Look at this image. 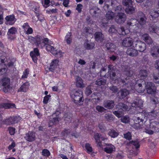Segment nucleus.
Here are the masks:
<instances>
[{
	"label": "nucleus",
	"instance_id": "53",
	"mask_svg": "<svg viewBox=\"0 0 159 159\" xmlns=\"http://www.w3.org/2000/svg\"><path fill=\"white\" fill-rule=\"evenodd\" d=\"M106 46L107 49L108 50H111L115 47L114 45L111 43H107Z\"/></svg>",
	"mask_w": 159,
	"mask_h": 159
},
{
	"label": "nucleus",
	"instance_id": "4",
	"mask_svg": "<svg viewBox=\"0 0 159 159\" xmlns=\"http://www.w3.org/2000/svg\"><path fill=\"white\" fill-rule=\"evenodd\" d=\"M0 84L3 87V91L7 92L10 90L11 87L10 86V80L8 77H4L0 80Z\"/></svg>",
	"mask_w": 159,
	"mask_h": 159
},
{
	"label": "nucleus",
	"instance_id": "17",
	"mask_svg": "<svg viewBox=\"0 0 159 159\" xmlns=\"http://www.w3.org/2000/svg\"><path fill=\"white\" fill-rule=\"evenodd\" d=\"M35 136V133L33 132H29L25 134V138L29 142H32L34 140Z\"/></svg>",
	"mask_w": 159,
	"mask_h": 159
},
{
	"label": "nucleus",
	"instance_id": "16",
	"mask_svg": "<svg viewBox=\"0 0 159 159\" xmlns=\"http://www.w3.org/2000/svg\"><path fill=\"white\" fill-rule=\"evenodd\" d=\"M133 43V39L131 38L127 37L125 38L122 42L123 46L125 47L131 46Z\"/></svg>",
	"mask_w": 159,
	"mask_h": 159
},
{
	"label": "nucleus",
	"instance_id": "38",
	"mask_svg": "<svg viewBox=\"0 0 159 159\" xmlns=\"http://www.w3.org/2000/svg\"><path fill=\"white\" fill-rule=\"evenodd\" d=\"M120 97L122 99L125 98L126 96L129 94V92L128 90L125 89L120 90Z\"/></svg>",
	"mask_w": 159,
	"mask_h": 159
},
{
	"label": "nucleus",
	"instance_id": "19",
	"mask_svg": "<svg viewBox=\"0 0 159 159\" xmlns=\"http://www.w3.org/2000/svg\"><path fill=\"white\" fill-rule=\"evenodd\" d=\"M126 54L132 57H136L138 54L137 50L132 48H129L127 49Z\"/></svg>",
	"mask_w": 159,
	"mask_h": 159
},
{
	"label": "nucleus",
	"instance_id": "60",
	"mask_svg": "<svg viewBox=\"0 0 159 159\" xmlns=\"http://www.w3.org/2000/svg\"><path fill=\"white\" fill-rule=\"evenodd\" d=\"M30 55L31 57H32L33 60L34 61L35 63H36L37 61V58L36 57L37 56L35 55L34 54L33 52H30Z\"/></svg>",
	"mask_w": 159,
	"mask_h": 159
},
{
	"label": "nucleus",
	"instance_id": "3",
	"mask_svg": "<svg viewBox=\"0 0 159 159\" xmlns=\"http://www.w3.org/2000/svg\"><path fill=\"white\" fill-rule=\"evenodd\" d=\"M116 107L119 109H122V111H114L113 113L117 117H120L124 114V111H129L130 109V107H128L126 105L122 103H119L116 105Z\"/></svg>",
	"mask_w": 159,
	"mask_h": 159
},
{
	"label": "nucleus",
	"instance_id": "50",
	"mask_svg": "<svg viewBox=\"0 0 159 159\" xmlns=\"http://www.w3.org/2000/svg\"><path fill=\"white\" fill-rule=\"evenodd\" d=\"M129 118L127 116H124L121 119V121L125 123H127L129 121Z\"/></svg>",
	"mask_w": 159,
	"mask_h": 159
},
{
	"label": "nucleus",
	"instance_id": "64",
	"mask_svg": "<svg viewBox=\"0 0 159 159\" xmlns=\"http://www.w3.org/2000/svg\"><path fill=\"white\" fill-rule=\"evenodd\" d=\"M16 146L15 143L14 142H13L11 143L9 145L8 147V149L10 150L14 148Z\"/></svg>",
	"mask_w": 159,
	"mask_h": 159
},
{
	"label": "nucleus",
	"instance_id": "54",
	"mask_svg": "<svg viewBox=\"0 0 159 159\" xmlns=\"http://www.w3.org/2000/svg\"><path fill=\"white\" fill-rule=\"evenodd\" d=\"M96 109L99 112H105L106 110L103 107L99 106H97L96 107Z\"/></svg>",
	"mask_w": 159,
	"mask_h": 159
},
{
	"label": "nucleus",
	"instance_id": "52",
	"mask_svg": "<svg viewBox=\"0 0 159 159\" xmlns=\"http://www.w3.org/2000/svg\"><path fill=\"white\" fill-rule=\"evenodd\" d=\"M50 154L49 151L47 149H44L42 151V154L44 156L48 157Z\"/></svg>",
	"mask_w": 159,
	"mask_h": 159
},
{
	"label": "nucleus",
	"instance_id": "11",
	"mask_svg": "<svg viewBox=\"0 0 159 159\" xmlns=\"http://www.w3.org/2000/svg\"><path fill=\"white\" fill-rule=\"evenodd\" d=\"M47 42H46V44ZM47 51H50L52 54L55 55L57 57H61L62 56V53L60 51H57L54 47L49 44L45 45Z\"/></svg>",
	"mask_w": 159,
	"mask_h": 159
},
{
	"label": "nucleus",
	"instance_id": "10",
	"mask_svg": "<svg viewBox=\"0 0 159 159\" xmlns=\"http://www.w3.org/2000/svg\"><path fill=\"white\" fill-rule=\"evenodd\" d=\"M35 38L34 43L37 44L39 47L41 48H43L45 46L46 42H47L48 40L47 38L43 39L41 36H37Z\"/></svg>",
	"mask_w": 159,
	"mask_h": 159
},
{
	"label": "nucleus",
	"instance_id": "23",
	"mask_svg": "<svg viewBox=\"0 0 159 159\" xmlns=\"http://www.w3.org/2000/svg\"><path fill=\"white\" fill-rule=\"evenodd\" d=\"M15 107L14 103H2L0 104V108H4L6 109L12 108Z\"/></svg>",
	"mask_w": 159,
	"mask_h": 159
},
{
	"label": "nucleus",
	"instance_id": "61",
	"mask_svg": "<svg viewBox=\"0 0 159 159\" xmlns=\"http://www.w3.org/2000/svg\"><path fill=\"white\" fill-rule=\"evenodd\" d=\"M73 101L77 105H82L83 103V100H73Z\"/></svg>",
	"mask_w": 159,
	"mask_h": 159
},
{
	"label": "nucleus",
	"instance_id": "28",
	"mask_svg": "<svg viewBox=\"0 0 159 159\" xmlns=\"http://www.w3.org/2000/svg\"><path fill=\"white\" fill-rule=\"evenodd\" d=\"M107 147L104 148V151L107 153H111L115 149L114 146L111 144H106Z\"/></svg>",
	"mask_w": 159,
	"mask_h": 159
},
{
	"label": "nucleus",
	"instance_id": "2",
	"mask_svg": "<svg viewBox=\"0 0 159 159\" xmlns=\"http://www.w3.org/2000/svg\"><path fill=\"white\" fill-rule=\"evenodd\" d=\"M145 132L149 134H152L154 132H159V123L156 121L150 123L149 126H147L145 127Z\"/></svg>",
	"mask_w": 159,
	"mask_h": 159
},
{
	"label": "nucleus",
	"instance_id": "48",
	"mask_svg": "<svg viewBox=\"0 0 159 159\" xmlns=\"http://www.w3.org/2000/svg\"><path fill=\"white\" fill-rule=\"evenodd\" d=\"M104 117L107 120L109 121L112 120L114 119V116L111 114L109 113L105 114Z\"/></svg>",
	"mask_w": 159,
	"mask_h": 159
},
{
	"label": "nucleus",
	"instance_id": "26",
	"mask_svg": "<svg viewBox=\"0 0 159 159\" xmlns=\"http://www.w3.org/2000/svg\"><path fill=\"white\" fill-rule=\"evenodd\" d=\"M114 106V102L112 100H107L104 103V107L108 109L112 108Z\"/></svg>",
	"mask_w": 159,
	"mask_h": 159
},
{
	"label": "nucleus",
	"instance_id": "1",
	"mask_svg": "<svg viewBox=\"0 0 159 159\" xmlns=\"http://www.w3.org/2000/svg\"><path fill=\"white\" fill-rule=\"evenodd\" d=\"M140 113L139 114V116H137L134 118V124L133 125V127L136 129H138L140 128V125L139 123L141 122L142 124H144L148 119L152 120L155 118L157 116L156 112L154 110L150 112Z\"/></svg>",
	"mask_w": 159,
	"mask_h": 159
},
{
	"label": "nucleus",
	"instance_id": "12",
	"mask_svg": "<svg viewBox=\"0 0 159 159\" xmlns=\"http://www.w3.org/2000/svg\"><path fill=\"white\" fill-rule=\"evenodd\" d=\"M109 4L106 3L104 7V9L105 10H112L118 4L117 1L114 0H109Z\"/></svg>",
	"mask_w": 159,
	"mask_h": 159
},
{
	"label": "nucleus",
	"instance_id": "33",
	"mask_svg": "<svg viewBox=\"0 0 159 159\" xmlns=\"http://www.w3.org/2000/svg\"><path fill=\"white\" fill-rule=\"evenodd\" d=\"M29 84L28 82H26L23 84L18 90V91L23 92H26L28 89Z\"/></svg>",
	"mask_w": 159,
	"mask_h": 159
},
{
	"label": "nucleus",
	"instance_id": "47",
	"mask_svg": "<svg viewBox=\"0 0 159 159\" xmlns=\"http://www.w3.org/2000/svg\"><path fill=\"white\" fill-rule=\"evenodd\" d=\"M129 143L134 145L136 149L140 147L139 143L138 141H130Z\"/></svg>",
	"mask_w": 159,
	"mask_h": 159
},
{
	"label": "nucleus",
	"instance_id": "37",
	"mask_svg": "<svg viewBox=\"0 0 159 159\" xmlns=\"http://www.w3.org/2000/svg\"><path fill=\"white\" fill-rule=\"evenodd\" d=\"M107 11L106 14V18L109 20H112L114 17L115 14L114 12L111 11L112 10H106Z\"/></svg>",
	"mask_w": 159,
	"mask_h": 159
},
{
	"label": "nucleus",
	"instance_id": "34",
	"mask_svg": "<svg viewBox=\"0 0 159 159\" xmlns=\"http://www.w3.org/2000/svg\"><path fill=\"white\" fill-rule=\"evenodd\" d=\"M101 137L100 135L98 133L95 134L94 136V139L96 140V142L97 143V145L100 148H102V145L101 142L100 141V138Z\"/></svg>",
	"mask_w": 159,
	"mask_h": 159
},
{
	"label": "nucleus",
	"instance_id": "49",
	"mask_svg": "<svg viewBox=\"0 0 159 159\" xmlns=\"http://www.w3.org/2000/svg\"><path fill=\"white\" fill-rule=\"evenodd\" d=\"M136 2L139 3H143L144 6L148 5V3L149 2V0H135Z\"/></svg>",
	"mask_w": 159,
	"mask_h": 159
},
{
	"label": "nucleus",
	"instance_id": "36",
	"mask_svg": "<svg viewBox=\"0 0 159 159\" xmlns=\"http://www.w3.org/2000/svg\"><path fill=\"white\" fill-rule=\"evenodd\" d=\"M85 48L87 49H92L94 46V43L90 42L88 41L86 42L84 44Z\"/></svg>",
	"mask_w": 159,
	"mask_h": 159
},
{
	"label": "nucleus",
	"instance_id": "32",
	"mask_svg": "<svg viewBox=\"0 0 159 159\" xmlns=\"http://www.w3.org/2000/svg\"><path fill=\"white\" fill-rule=\"evenodd\" d=\"M148 71L145 70H141L139 71V76L141 79H145L148 76Z\"/></svg>",
	"mask_w": 159,
	"mask_h": 159
},
{
	"label": "nucleus",
	"instance_id": "9",
	"mask_svg": "<svg viewBox=\"0 0 159 159\" xmlns=\"http://www.w3.org/2000/svg\"><path fill=\"white\" fill-rule=\"evenodd\" d=\"M20 119V118L19 117H10L4 120L2 122L3 124H5L7 125H10L17 123Z\"/></svg>",
	"mask_w": 159,
	"mask_h": 159
},
{
	"label": "nucleus",
	"instance_id": "27",
	"mask_svg": "<svg viewBox=\"0 0 159 159\" xmlns=\"http://www.w3.org/2000/svg\"><path fill=\"white\" fill-rule=\"evenodd\" d=\"M58 62V60L57 59L52 61L50 63L49 70L51 71H53L57 68Z\"/></svg>",
	"mask_w": 159,
	"mask_h": 159
},
{
	"label": "nucleus",
	"instance_id": "62",
	"mask_svg": "<svg viewBox=\"0 0 159 159\" xmlns=\"http://www.w3.org/2000/svg\"><path fill=\"white\" fill-rule=\"evenodd\" d=\"M28 74L29 71L27 70V69H26L25 70V71L23 72V74L22 76V78H26Z\"/></svg>",
	"mask_w": 159,
	"mask_h": 159
},
{
	"label": "nucleus",
	"instance_id": "44",
	"mask_svg": "<svg viewBox=\"0 0 159 159\" xmlns=\"http://www.w3.org/2000/svg\"><path fill=\"white\" fill-rule=\"evenodd\" d=\"M71 33H69L68 34H67L66 36V41L67 43L68 44H70L71 42Z\"/></svg>",
	"mask_w": 159,
	"mask_h": 159
},
{
	"label": "nucleus",
	"instance_id": "24",
	"mask_svg": "<svg viewBox=\"0 0 159 159\" xmlns=\"http://www.w3.org/2000/svg\"><path fill=\"white\" fill-rule=\"evenodd\" d=\"M76 79V86L77 87L83 88L85 87L84 84L83 83V80L80 77L77 76Z\"/></svg>",
	"mask_w": 159,
	"mask_h": 159
},
{
	"label": "nucleus",
	"instance_id": "59",
	"mask_svg": "<svg viewBox=\"0 0 159 159\" xmlns=\"http://www.w3.org/2000/svg\"><path fill=\"white\" fill-rule=\"evenodd\" d=\"M109 32L110 33H115L116 32V30L114 25H112L110 28L109 30Z\"/></svg>",
	"mask_w": 159,
	"mask_h": 159
},
{
	"label": "nucleus",
	"instance_id": "43",
	"mask_svg": "<svg viewBox=\"0 0 159 159\" xmlns=\"http://www.w3.org/2000/svg\"><path fill=\"white\" fill-rule=\"evenodd\" d=\"M92 86L89 85L86 88L85 92L86 94L87 95H89L92 93Z\"/></svg>",
	"mask_w": 159,
	"mask_h": 159
},
{
	"label": "nucleus",
	"instance_id": "58",
	"mask_svg": "<svg viewBox=\"0 0 159 159\" xmlns=\"http://www.w3.org/2000/svg\"><path fill=\"white\" fill-rule=\"evenodd\" d=\"M109 89L114 93H116L118 90L117 87L115 86H111L110 87Z\"/></svg>",
	"mask_w": 159,
	"mask_h": 159
},
{
	"label": "nucleus",
	"instance_id": "13",
	"mask_svg": "<svg viewBox=\"0 0 159 159\" xmlns=\"http://www.w3.org/2000/svg\"><path fill=\"white\" fill-rule=\"evenodd\" d=\"M145 87L148 93L152 94L155 93L156 88L152 83L150 82H147Z\"/></svg>",
	"mask_w": 159,
	"mask_h": 159
},
{
	"label": "nucleus",
	"instance_id": "46",
	"mask_svg": "<svg viewBox=\"0 0 159 159\" xmlns=\"http://www.w3.org/2000/svg\"><path fill=\"white\" fill-rule=\"evenodd\" d=\"M122 3L123 5L128 6L131 5L132 4V1L131 0H122Z\"/></svg>",
	"mask_w": 159,
	"mask_h": 159
},
{
	"label": "nucleus",
	"instance_id": "30",
	"mask_svg": "<svg viewBox=\"0 0 159 159\" xmlns=\"http://www.w3.org/2000/svg\"><path fill=\"white\" fill-rule=\"evenodd\" d=\"M137 101L133 102L131 103L130 105H129V106H131L133 107H139L141 108L143 106V103L142 100H137Z\"/></svg>",
	"mask_w": 159,
	"mask_h": 159
},
{
	"label": "nucleus",
	"instance_id": "25",
	"mask_svg": "<svg viewBox=\"0 0 159 159\" xmlns=\"http://www.w3.org/2000/svg\"><path fill=\"white\" fill-rule=\"evenodd\" d=\"M83 92L82 91L79 90L76 91L74 94L72 96V98L74 99H82Z\"/></svg>",
	"mask_w": 159,
	"mask_h": 159
},
{
	"label": "nucleus",
	"instance_id": "63",
	"mask_svg": "<svg viewBox=\"0 0 159 159\" xmlns=\"http://www.w3.org/2000/svg\"><path fill=\"white\" fill-rule=\"evenodd\" d=\"M9 133L11 135H14L15 133V129L13 127H10L8 129Z\"/></svg>",
	"mask_w": 159,
	"mask_h": 159
},
{
	"label": "nucleus",
	"instance_id": "31",
	"mask_svg": "<svg viewBox=\"0 0 159 159\" xmlns=\"http://www.w3.org/2000/svg\"><path fill=\"white\" fill-rule=\"evenodd\" d=\"M5 19L7 21L10 22L9 24L11 25L14 24L16 21L15 17L13 15L7 16Z\"/></svg>",
	"mask_w": 159,
	"mask_h": 159
},
{
	"label": "nucleus",
	"instance_id": "29",
	"mask_svg": "<svg viewBox=\"0 0 159 159\" xmlns=\"http://www.w3.org/2000/svg\"><path fill=\"white\" fill-rule=\"evenodd\" d=\"M143 39L147 43L151 44L153 43V41L148 34H144L142 36Z\"/></svg>",
	"mask_w": 159,
	"mask_h": 159
},
{
	"label": "nucleus",
	"instance_id": "56",
	"mask_svg": "<svg viewBox=\"0 0 159 159\" xmlns=\"http://www.w3.org/2000/svg\"><path fill=\"white\" fill-rule=\"evenodd\" d=\"M71 115L69 113H67L64 115V117H65V120L66 121H69L71 119Z\"/></svg>",
	"mask_w": 159,
	"mask_h": 159
},
{
	"label": "nucleus",
	"instance_id": "18",
	"mask_svg": "<svg viewBox=\"0 0 159 159\" xmlns=\"http://www.w3.org/2000/svg\"><path fill=\"white\" fill-rule=\"evenodd\" d=\"M94 36L95 40L98 42H101L104 40V35L101 32H95L94 34Z\"/></svg>",
	"mask_w": 159,
	"mask_h": 159
},
{
	"label": "nucleus",
	"instance_id": "20",
	"mask_svg": "<svg viewBox=\"0 0 159 159\" xmlns=\"http://www.w3.org/2000/svg\"><path fill=\"white\" fill-rule=\"evenodd\" d=\"M17 30L14 27H12L9 29L7 33V34L8 36V38L10 39H14L15 38V36L11 37V35L14 34L16 33Z\"/></svg>",
	"mask_w": 159,
	"mask_h": 159
},
{
	"label": "nucleus",
	"instance_id": "57",
	"mask_svg": "<svg viewBox=\"0 0 159 159\" xmlns=\"http://www.w3.org/2000/svg\"><path fill=\"white\" fill-rule=\"evenodd\" d=\"M131 134L130 132H128L127 133L124 134V138L128 140H130L131 139Z\"/></svg>",
	"mask_w": 159,
	"mask_h": 159
},
{
	"label": "nucleus",
	"instance_id": "7",
	"mask_svg": "<svg viewBox=\"0 0 159 159\" xmlns=\"http://www.w3.org/2000/svg\"><path fill=\"white\" fill-rule=\"evenodd\" d=\"M58 111L53 114L50 116L48 122V126L49 127L52 126L53 125L58 124L61 120L60 118L58 116H56V114H58Z\"/></svg>",
	"mask_w": 159,
	"mask_h": 159
},
{
	"label": "nucleus",
	"instance_id": "40",
	"mask_svg": "<svg viewBox=\"0 0 159 159\" xmlns=\"http://www.w3.org/2000/svg\"><path fill=\"white\" fill-rule=\"evenodd\" d=\"M119 133L114 129H111L108 133V134L111 137L115 138L118 136Z\"/></svg>",
	"mask_w": 159,
	"mask_h": 159
},
{
	"label": "nucleus",
	"instance_id": "8",
	"mask_svg": "<svg viewBox=\"0 0 159 159\" xmlns=\"http://www.w3.org/2000/svg\"><path fill=\"white\" fill-rule=\"evenodd\" d=\"M145 82L143 80H140L138 81L136 83L134 87L135 89L138 93L143 92L145 90V88L143 87H145Z\"/></svg>",
	"mask_w": 159,
	"mask_h": 159
},
{
	"label": "nucleus",
	"instance_id": "55",
	"mask_svg": "<svg viewBox=\"0 0 159 159\" xmlns=\"http://www.w3.org/2000/svg\"><path fill=\"white\" fill-rule=\"evenodd\" d=\"M91 11L93 12L94 15H96L97 14H98L100 12V10L97 7H94L92 8Z\"/></svg>",
	"mask_w": 159,
	"mask_h": 159
},
{
	"label": "nucleus",
	"instance_id": "39",
	"mask_svg": "<svg viewBox=\"0 0 159 159\" xmlns=\"http://www.w3.org/2000/svg\"><path fill=\"white\" fill-rule=\"evenodd\" d=\"M123 83H125V84H124L125 85V87L126 88H128L129 90H133L134 89V87L133 85H131V82L130 81H128V82H125L124 81H122Z\"/></svg>",
	"mask_w": 159,
	"mask_h": 159
},
{
	"label": "nucleus",
	"instance_id": "41",
	"mask_svg": "<svg viewBox=\"0 0 159 159\" xmlns=\"http://www.w3.org/2000/svg\"><path fill=\"white\" fill-rule=\"evenodd\" d=\"M125 11L127 13L131 14L134 12L135 8L133 6H131V5H129L126 8Z\"/></svg>",
	"mask_w": 159,
	"mask_h": 159
},
{
	"label": "nucleus",
	"instance_id": "21",
	"mask_svg": "<svg viewBox=\"0 0 159 159\" xmlns=\"http://www.w3.org/2000/svg\"><path fill=\"white\" fill-rule=\"evenodd\" d=\"M148 31L151 33H159V27L154 24H150L148 28Z\"/></svg>",
	"mask_w": 159,
	"mask_h": 159
},
{
	"label": "nucleus",
	"instance_id": "6",
	"mask_svg": "<svg viewBox=\"0 0 159 159\" xmlns=\"http://www.w3.org/2000/svg\"><path fill=\"white\" fill-rule=\"evenodd\" d=\"M136 17L138 22L141 25H144L146 23L147 18L143 12L139 11L136 13Z\"/></svg>",
	"mask_w": 159,
	"mask_h": 159
},
{
	"label": "nucleus",
	"instance_id": "15",
	"mask_svg": "<svg viewBox=\"0 0 159 159\" xmlns=\"http://www.w3.org/2000/svg\"><path fill=\"white\" fill-rule=\"evenodd\" d=\"M135 46L136 48L141 52L144 51L146 48V44L140 41L135 42Z\"/></svg>",
	"mask_w": 159,
	"mask_h": 159
},
{
	"label": "nucleus",
	"instance_id": "5",
	"mask_svg": "<svg viewBox=\"0 0 159 159\" xmlns=\"http://www.w3.org/2000/svg\"><path fill=\"white\" fill-rule=\"evenodd\" d=\"M108 73L109 74L110 79L112 80L117 79L119 76L116 75L117 70L114 68L112 65H110L108 66Z\"/></svg>",
	"mask_w": 159,
	"mask_h": 159
},
{
	"label": "nucleus",
	"instance_id": "35",
	"mask_svg": "<svg viewBox=\"0 0 159 159\" xmlns=\"http://www.w3.org/2000/svg\"><path fill=\"white\" fill-rule=\"evenodd\" d=\"M149 14L152 18H157L159 16V10L158 11L153 9L151 10Z\"/></svg>",
	"mask_w": 159,
	"mask_h": 159
},
{
	"label": "nucleus",
	"instance_id": "42",
	"mask_svg": "<svg viewBox=\"0 0 159 159\" xmlns=\"http://www.w3.org/2000/svg\"><path fill=\"white\" fill-rule=\"evenodd\" d=\"M106 82V81L104 79L102 78L99 79L96 81L95 84L99 86H101L105 85Z\"/></svg>",
	"mask_w": 159,
	"mask_h": 159
},
{
	"label": "nucleus",
	"instance_id": "14",
	"mask_svg": "<svg viewBox=\"0 0 159 159\" xmlns=\"http://www.w3.org/2000/svg\"><path fill=\"white\" fill-rule=\"evenodd\" d=\"M126 20L125 14L123 12L119 13L115 18V21L117 23L121 24L124 23Z\"/></svg>",
	"mask_w": 159,
	"mask_h": 159
},
{
	"label": "nucleus",
	"instance_id": "51",
	"mask_svg": "<svg viewBox=\"0 0 159 159\" xmlns=\"http://www.w3.org/2000/svg\"><path fill=\"white\" fill-rule=\"evenodd\" d=\"M85 148L89 153L91 152H92L93 149L90 144L89 143H86L85 145Z\"/></svg>",
	"mask_w": 159,
	"mask_h": 159
},
{
	"label": "nucleus",
	"instance_id": "22",
	"mask_svg": "<svg viewBox=\"0 0 159 159\" xmlns=\"http://www.w3.org/2000/svg\"><path fill=\"white\" fill-rule=\"evenodd\" d=\"M151 55L153 57H159V47L155 46L153 47L151 50Z\"/></svg>",
	"mask_w": 159,
	"mask_h": 159
},
{
	"label": "nucleus",
	"instance_id": "45",
	"mask_svg": "<svg viewBox=\"0 0 159 159\" xmlns=\"http://www.w3.org/2000/svg\"><path fill=\"white\" fill-rule=\"evenodd\" d=\"M113 10H114L115 13H117L118 14L121 12V11L122 10V6L120 5H117Z\"/></svg>",
	"mask_w": 159,
	"mask_h": 159
}]
</instances>
